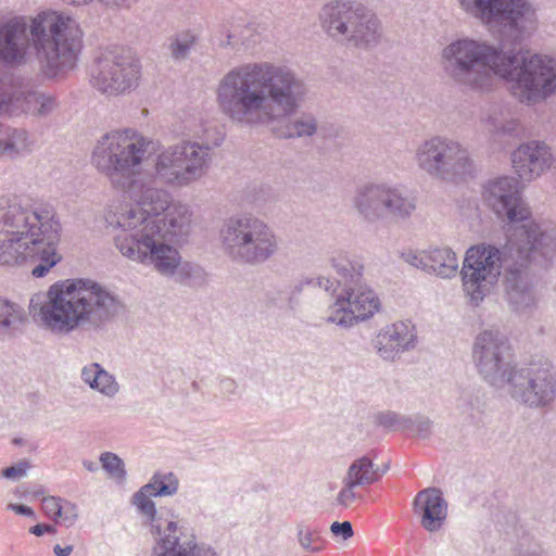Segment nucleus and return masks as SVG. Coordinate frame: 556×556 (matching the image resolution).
Here are the masks:
<instances>
[{
    "instance_id": "f257e3e1",
    "label": "nucleus",
    "mask_w": 556,
    "mask_h": 556,
    "mask_svg": "<svg viewBox=\"0 0 556 556\" xmlns=\"http://www.w3.org/2000/svg\"><path fill=\"white\" fill-rule=\"evenodd\" d=\"M192 134L203 142L187 139L168 146L156 153L152 169L140 170L143 162L156 152V143L134 128L114 130L98 140L92 163L129 200L160 211L168 203L169 191L159 185L190 187L212 167L210 128L201 125Z\"/></svg>"
},
{
    "instance_id": "f03ea898",
    "label": "nucleus",
    "mask_w": 556,
    "mask_h": 556,
    "mask_svg": "<svg viewBox=\"0 0 556 556\" xmlns=\"http://www.w3.org/2000/svg\"><path fill=\"white\" fill-rule=\"evenodd\" d=\"M215 93L220 112L233 123L249 127L279 124L273 130L282 139L311 138L317 132L314 114H295L307 86L289 65L271 61L237 65L222 76Z\"/></svg>"
},
{
    "instance_id": "7ed1b4c3",
    "label": "nucleus",
    "mask_w": 556,
    "mask_h": 556,
    "mask_svg": "<svg viewBox=\"0 0 556 556\" xmlns=\"http://www.w3.org/2000/svg\"><path fill=\"white\" fill-rule=\"evenodd\" d=\"M440 64L444 76L465 90L489 92L498 78L526 106L556 97V56L549 53L505 50L488 40L465 37L442 49Z\"/></svg>"
},
{
    "instance_id": "20e7f679",
    "label": "nucleus",
    "mask_w": 556,
    "mask_h": 556,
    "mask_svg": "<svg viewBox=\"0 0 556 556\" xmlns=\"http://www.w3.org/2000/svg\"><path fill=\"white\" fill-rule=\"evenodd\" d=\"M83 48V30L70 14L47 9L29 21L14 15L0 21V63L18 66L33 49L41 74L64 79L75 70Z\"/></svg>"
},
{
    "instance_id": "39448f33",
    "label": "nucleus",
    "mask_w": 556,
    "mask_h": 556,
    "mask_svg": "<svg viewBox=\"0 0 556 556\" xmlns=\"http://www.w3.org/2000/svg\"><path fill=\"white\" fill-rule=\"evenodd\" d=\"M124 309L121 300L91 280L73 279L52 285L47 292L30 299L29 311L55 334L77 329L99 332Z\"/></svg>"
},
{
    "instance_id": "423d86ee",
    "label": "nucleus",
    "mask_w": 556,
    "mask_h": 556,
    "mask_svg": "<svg viewBox=\"0 0 556 556\" xmlns=\"http://www.w3.org/2000/svg\"><path fill=\"white\" fill-rule=\"evenodd\" d=\"M105 220L116 231L113 236L115 248L124 257L131 260L132 250L141 249V242L150 238L162 244H170L173 238L187 235L191 212L185 204L172 203L169 193L168 203L160 211L136 202L111 204Z\"/></svg>"
},
{
    "instance_id": "0eeeda50",
    "label": "nucleus",
    "mask_w": 556,
    "mask_h": 556,
    "mask_svg": "<svg viewBox=\"0 0 556 556\" xmlns=\"http://www.w3.org/2000/svg\"><path fill=\"white\" fill-rule=\"evenodd\" d=\"M486 205L504 224L506 238L516 235L518 241L529 244L531 241H544L545 248H552L556 238V228L536 222L522 197V184L519 178L501 176L489 180L482 192Z\"/></svg>"
},
{
    "instance_id": "6e6552de",
    "label": "nucleus",
    "mask_w": 556,
    "mask_h": 556,
    "mask_svg": "<svg viewBox=\"0 0 556 556\" xmlns=\"http://www.w3.org/2000/svg\"><path fill=\"white\" fill-rule=\"evenodd\" d=\"M220 249L231 262L256 266L274 258L280 250L275 229L252 214L226 218L218 231Z\"/></svg>"
},
{
    "instance_id": "1a4fd4ad",
    "label": "nucleus",
    "mask_w": 556,
    "mask_h": 556,
    "mask_svg": "<svg viewBox=\"0 0 556 556\" xmlns=\"http://www.w3.org/2000/svg\"><path fill=\"white\" fill-rule=\"evenodd\" d=\"M551 250H546L544 241L525 243L514 261L508 253L507 269L503 274L504 299L508 308L519 316H531L538 308L540 295L538 279L532 266L547 268L556 258V238Z\"/></svg>"
},
{
    "instance_id": "9d476101",
    "label": "nucleus",
    "mask_w": 556,
    "mask_h": 556,
    "mask_svg": "<svg viewBox=\"0 0 556 556\" xmlns=\"http://www.w3.org/2000/svg\"><path fill=\"white\" fill-rule=\"evenodd\" d=\"M525 242L518 241L516 235L506 238L503 247L478 244L469 248L460 269L463 290L470 305L480 303L493 291L501 275L506 273L508 253L515 261Z\"/></svg>"
},
{
    "instance_id": "9b49d317",
    "label": "nucleus",
    "mask_w": 556,
    "mask_h": 556,
    "mask_svg": "<svg viewBox=\"0 0 556 556\" xmlns=\"http://www.w3.org/2000/svg\"><path fill=\"white\" fill-rule=\"evenodd\" d=\"M324 31L338 41L357 48H371L380 42L381 23L378 16L362 3L332 1L319 13Z\"/></svg>"
},
{
    "instance_id": "f8f14e48",
    "label": "nucleus",
    "mask_w": 556,
    "mask_h": 556,
    "mask_svg": "<svg viewBox=\"0 0 556 556\" xmlns=\"http://www.w3.org/2000/svg\"><path fill=\"white\" fill-rule=\"evenodd\" d=\"M415 163L419 170L444 182H462L475 175L476 166L468 149L443 135H432L416 147Z\"/></svg>"
},
{
    "instance_id": "ddd939ff",
    "label": "nucleus",
    "mask_w": 556,
    "mask_h": 556,
    "mask_svg": "<svg viewBox=\"0 0 556 556\" xmlns=\"http://www.w3.org/2000/svg\"><path fill=\"white\" fill-rule=\"evenodd\" d=\"M460 8L482 24H496L514 45H521L538 30L539 17L530 0H457Z\"/></svg>"
},
{
    "instance_id": "4468645a",
    "label": "nucleus",
    "mask_w": 556,
    "mask_h": 556,
    "mask_svg": "<svg viewBox=\"0 0 556 556\" xmlns=\"http://www.w3.org/2000/svg\"><path fill=\"white\" fill-rule=\"evenodd\" d=\"M352 205L363 222L374 225L387 219L410 218L416 210V199L399 185L366 181L356 186Z\"/></svg>"
},
{
    "instance_id": "2eb2a0df",
    "label": "nucleus",
    "mask_w": 556,
    "mask_h": 556,
    "mask_svg": "<svg viewBox=\"0 0 556 556\" xmlns=\"http://www.w3.org/2000/svg\"><path fill=\"white\" fill-rule=\"evenodd\" d=\"M530 409H548L556 402V367L547 358L519 364L503 390Z\"/></svg>"
},
{
    "instance_id": "dca6fc26",
    "label": "nucleus",
    "mask_w": 556,
    "mask_h": 556,
    "mask_svg": "<svg viewBox=\"0 0 556 556\" xmlns=\"http://www.w3.org/2000/svg\"><path fill=\"white\" fill-rule=\"evenodd\" d=\"M141 64L130 49H105L94 60L90 70V85L108 97L130 93L139 86Z\"/></svg>"
},
{
    "instance_id": "f3484780",
    "label": "nucleus",
    "mask_w": 556,
    "mask_h": 556,
    "mask_svg": "<svg viewBox=\"0 0 556 556\" xmlns=\"http://www.w3.org/2000/svg\"><path fill=\"white\" fill-rule=\"evenodd\" d=\"M472 361L482 380L497 390L505 389L519 366L508 338L497 329H485L476 337Z\"/></svg>"
},
{
    "instance_id": "a211bd4d",
    "label": "nucleus",
    "mask_w": 556,
    "mask_h": 556,
    "mask_svg": "<svg viewBox=\"0 0 556 556\" xmlns=\"http://www.w3.org/2000/svg\"><path fill=\"white\" fill-rule=\"evenodd\" d=\"M0 223L8 228L7 232L20 236L39 237L42 240L59 241L61 225L50 206L29 210L22 205L16 197L0 198Z\"/></svg>"
},
{
    "instance_id": "6ab92c4d",
    "label": "nucleus",
    "mask_w": 556,
    "mask_h": 556,
    "mask_svg": "<svg viewBox=\"0 0 556 556\" xmlns=\"http://www.w3.org/2000/svg\"><path fill=\"white\" fill-rule=\"evenodd\" d=\"M55 241L39 237L20 236L7 232L0 236V265L18 266L30 264L36 278L45 277L60 261Z\"/></svg>"
},
{
    "instance_id": "aec40b11",
    "label": "nucleus",
    "mask_w": 556,
    "mask_h": 556,
    "mask_svg": "<svg viewBox=\"0 0 556 556\" xmlns=\"http://www.w3.org/2000/svg\"><path fill=\"white\" fill-rule=\"evenodd\" d=\"M132 262L151 266L164 277L174 278L176 282L190 287L202 286L206 280L204 269L189 262L181 263V256L172 244H162L151 239L141 242L137 252H131Z\"/></svg>"
},
{
    "instance_id": "412c9836",
    "label": "nucleus",
    "mask_w": 556,
    "mask_h": 556,
    "mask_svg": "<svg viewBox=\"0 0 556 556\" xmlns=\"http://www.w3.org/2000/svg\"><path fill=\"white\" fill-rule=\"evenodd\" d=\"M380 308L376 292L365 283L342 289L326 313V321L348 329L372 317Z\"/></svg>"
},
{
    "instance_id": "4be33fe9",
    "label": "nucleus",
    "mask_w": 556,
    "mask_h": 556,
    "mask_svg": "<svg viewBox=\"0 0 556 556\" xmlns=\"http://www.w3.org/2000/svg\"><path fill=\"white\" fill-rule=\"evenodd\" d=\"M555 163L552 148L544 141L521 143L511 152V164L520 179L531 181L548 172Z\"/></svg>"
},
{
    "instance_id": "5701e85b",
    "label": "nucleus",
    "mask_w": 556,
    "mask_h": 556,
    "mask_svg": "<svg viewBox=\"0 0 556 556\" xmlns=\"http://www.w3.org/2000/svg\"><path fill=\"white\" fill-rule=\"evenodd\" d=\"M417 341L415 325L401 320L380 329L374 340V349L383 361L395 362L403 353L414 350Z\"/></svg>"
},
{
    "instance_id": "b1692460",
    "label": "nucleus",
    "mask_w": 556,
    "mask_h": 556,
    "mask_svg": "<svg viewBox=\"0 0 556 556\" xmlns=\"http://www.w3.org/2000/svg\"><path fill=\"white\" fill-rule=\"evenodd\" d=\"M415 511L421 516V526L430 532L440 530L447 515V504L440 490L425 489L414 500Z\"/></svg>"
},
{
    "instance_id": "393cba45",
    "label": "nucleus",
    "mask_w": 556,
    "mask_h": 556,
    "mask_svg": "<svg viewBox=\"0 0 556 556\" xmlns=\"http://www.w3.org/2000/svg\"><path fill=\"white\" fill-rule=\"evenodd\" d=\"M176 521L166 523L164 535L157 539L153 556H216L211 547L200 546L194 539L180 543Z\"/></svg>"
},
{
    "instance_id": "a878e982",
    "label": "nucleus",
    "mask_w": 556,
    "mask_h": 556,
    "mask_svg": "<svg viewBox=\"0 0 556 556\" xmlns=\"http://www.w3.org/2000/svg\"><path fill=\"white\" fill-rule=\"evenodd\" d=\"M330 266L339 277L342 289L364 283L365 265L361 256L348 251H336L329 258Z\"/></svg>"
},
{
    "instance_id": "bb28decb",
    "label": "nucleus",
    "mask_w": 556,
    "mask_h": 556,
    "mask_svg": "<svg viewBox=\"0 0 556 556\" xmlns=\"http://www.w3.org/2000/svg\"><path fill=\"white\" fill-rule=\"evenodd\" d=\"M220 31L225 37L220 40L223 48L250 49L261 40V31L252 23H233L229 27L223 26Z\"/></svg>"
},
{
    "instance_id": "cd10ccee",
    "label": "nucleus",
    "mask_w": 556,
    "mask_h": 556,
    "mask_svg": "<svg viewBox=\"0 0 556 556\" xmlns=\"http://www.w3.org/2000/svg\"><path fill=\"white\" fill-rule=\"evenodd\" d=\"M387 469L388 467L383 470L376 467L372 458L364 455L351 463L343 479L358 488H365L378 482Z\"/></svg>"
},
{
    "instance_id": "c85d7f7f",
    "label": "nucleus",
    "mask_w": 556,
    "mask_h": 556,
    "mask_svg": "<svg viewBox=\"0 0 556 556\" xmlns=\"http://www.w3.org/2000/svg\"><path fill=\"white\" fill-rule=\"evenodd\" d=\"M200 42V33L185 28L172 34L166 40V50L175 63L188 60Z\"/></svg>"
},
{
    "instance_id": "c756f323",
    "label": "nucleus",
    "mask_w": 556,
    "mask_h": 556,
    "mask_svg": "<svg viewBox=\"0 0 556 556\" xmlns=\"http://www.w3.org/2000/svg\"><path fill=\"white\" fill-rule=\"evenodd\" d=\"M80 377L91 389L97 390L108 397H113L119 390V386L114 376L98 363H91L85 366L81 369Z\"/></svg>"
},
{
    "instance_id": "7c9ffc66",
    "label": "nucleus",
    "mask_w": 556,
    "mask_h": 556,
    "mask_svg": "<svg viewBox=\"0 0 556 556\" xmlns=\"http://www.w3.org/2000/svg\"><path fill=\"white\" fill-rule=\"evenodd\" d=\"M427 273H432L441 278H452L458 270L456 253L445 247L428 250Z\"/></svg>"
},
{
    "instance_id": "2f4dec72",
    "label": "nucleus",
    "mask_w": 556,
    "mask_h": 556,
    "mask_svg": "<svg viewBox=\"0 0 556 556\" xmlns=\"http://www.w3.org/2000/svg\"><path fill=\"white\" fill-rule=\"evenodd\" d=\"M5 146L3 156L16 159L33 152L36 139L33 134L23 127L7 124Z\"/></svg>"
},
{
    "instance_id": "473e14b6",
    "label": "nucleus",
    "mask_w": 556,
    "mask_h": 556,
    "mask_svg": "<svg viewBox=\"0 0 556 556\" xmlns=\"http://www.w3.org/2000/svg\"><path fill=\"white\" fill-rule=\"evenodd\" d=\"M59 106L55 94L42 91L22 92L20 108L34 116L46 117L54 112Z\"/></svg>"
},
{
    "instance_id": "72a5a7b5",
    "label": "nucleus",
    "mask_w": 556,
    "mask_h": 556,
    "mask_svg": "<svg viewBox=\"0 0 556 556\" xmlns=\"http://www.w3.org/2000/svg\"><path fill=\"white\" fill-rule=\"evenodd\" d=\"M146 490V484L137 491L132 496V503L138 508L140 514L148 518L151 525L152 533L157 535L159 539L164 535L166 523L170 520H163L161 517H156L155 504L151 500L154 496L151 490Z\"/></svg>"
},
{
    "instance_id": "f704fd0d",
    "label": "nucleus",
    "mask_w": 556,
    "mask_h": 556,
    "mask_svg": "<svg viewBox=\"0 0 556 556\" xmlns=\"http://www.w3.org/2000/svg\"><path fill=\"white\" fill-rule=\"evenodd\" d=\"M22 91L12 81V78L0 73V114L13 113L20 108Z\"/></svg>"
},
{
    "instance_id": "c9c22d12",
    "label": "nucleus",
    "mask_w": 556,
    "mask_h": 556,
    "mask_svg": "<svg viewBox=\"0 0 556 556\" xmlns=\"http://www.w3.org/2000/svg\"><path fill=\"white\" fill-rule=\"evenodd\" d=\"M179 480L173 472L156 471L146 484V490H151L154 496H172L177 493Z\"/></svg>"
},
{
    "instance_id": "e433bc0d",
    "label": "nucleus",
    "mask_w": 556,
    "mask_h": 556,
    "mask_svg": "<svg viewBox=\"0 0 556 556\" xmlns=\"http://www.w3.org/2000/svg\"><path fill=\"white\" fill-rule=\"evenodd\" d=\"M23 316L24 312L18 304L0 298V334L9 333L16 328Z\"/></svg>"
},
{
    "instance_id": "4c0bfd02",
    "label": "nucleus",
    "mask_w": 556,
    "mask_h": 556,
    "mask_svg": "<svg viewBox=\"0 0 556 556\" xmlns=\"http://www.w3.org/2000/svg\"><path fill=\"white\" fill-rule=\"evenodd\" d=\"M298 539L300 545L311 553L320 552L325 546L319 531L308 526H298Z\"/></svg>"
},
{
    "instance_id": "58836bf2",
    "label": "nucleus",
    "mask_w": 556,
    "mask_h": 556,
    "mask_svg": "<svg viewBox=\"0 0 556 556\" xmlns=\"http://www.w3.org/2000/svg\"><path fill=\"white\" fill-rule=\"evenodd\" d=\"M375 424L387 430L405 431V427L410 424L409 417L400 415L395 412L387 410L375 415Z\"/></svg>"
},
{
    "instance_id": "ea45409f",
    "label": "nucleus",
    "mask_w": 556,
    "mask_h": 556,
    "mask_svg": "<svg viewBox=\"0 0 556 556\" xmlns=\"http://www.w3.org/2000/svg\"><path fill=\"white\" fill-rule=\"evenodd\" d=\"M457 409L463 416L476 420L481 414L480 400L471 392H463L457 400Z\"/></svg>"
},
{
    "instance_id": "a19ab883",
    "label": "nucleus",
    "mask_w": 556,
    "mask_h": 556,
    "mask_svg": "<svg viewBox=\"0 0 556 556\" xmlns=\"http://www.w3.org/2000/svg\"><path fill=\"white\" fill-rule=\"evenodd\" d=\"M100 462L105 471L111 476L123 479L126 475L124 462L116 454L104 452L100 455Z\"/></svg>"
},
{
    "instance_id": "79ce46f5",
    "label": "nucleus",
    "mask_w": 556,
    "mask_h": 556,
    "mask_svg": "<svg viewBox=\"0 0 556 556\" xmlns=\"http://www.w3.org/2000/svg\"><path fill=\"white\" fill-rule=\"evenodd\" d=\"M410 424L405 427V431L421 438H427L431 433L432 421L428 417H409Z\"/></svg>"
},
{
    "instance_id": "37998d69",
    "label": "nucleus",
    "mask_w": 556,
    "mask_h": 556,
    "mask_svg": "<svg viewBox=\"0 0 556 556\" xmlns=\"http://www.w3.org/2000/svg\"><path fill=\"white\" fill-rule=\"evenodd\" d=\"M357 486L342 479V488L337 495V504L344 508L350 507L361 496L355 491Z\"/></svg>"
},
{
    "instance_id": "c03bdc74",
    "label": "nucleus",
    "mask_w": 556,
    "mask_h": 556,
    "mask_svg": "<svg viewBox=\"0 0 556 556\" xmlns=\"http://www.w3.org/2000/svg\"><path fill=\"white\" fill-rule=\"evenodd\" d=\"M60 510L58 522L65 527H72L78 518V508L76 504L63 498Z\"/></svg>"
},
{
    "instance_id": "a18cd8bd",
    "label": "nucleus",
    "mask_w": 556,
    "mask_h": 556,
    "mask_svg": "<svg viewBox=\"0 0 556 556\" xmlns=\"http://www.w3.org/2000/svg\"><path fill=\"white\" fill-rule=\"evenodd\" d=\"M62 500L59 496H46L41 500V508L43 514L51 520L58 522V516L60 515V506Z\"/></svg>"
},
{
    "instance_id": "49530a36",
    "label": "nucleus",
    "mask_w": 556,
    "mask_h": 556,
    "mask_svg": "<svg viewBox=\"0 0 556 556\" xmlns=\"http://www.w3.org/2000/svg\"><path fill=\"white\" fill-rule=\"evenodd\" d=\"M30 467V463L28 460L23 459L13 466L2 469L1 476L9 480H18L26 476V472Z\"/></svg>"
},
{
    "instance_id": "de8ad7c7",
    "label": "nucleus",
    "mask_w": 556,
    "mask_h": 556,
    "mask_svg": "<svg viewBox=\"0 0 556 556\" xmlns=\"http://www.w3.org/2000/svg\"><path fill=\"white\" fill-rule=\"evenodd\" d=\"M426 256H428V251H421V252H413L408 251L406 253L402 254L403 260L408 263L409 265L420 268L425 271H427V261Z\"/></svg>"
},
{
    "instance_id": "09e8293b",
    "label": "nucleus",
    "mask_w": 556,
    "mask_h": 556,
    "mask_svg": "<svg viewBox=\"0 0 556 556\" xmlns=\"http://www.w3.org/2000/svg\"><path fill=\"white\" fill-rule=\"evenodd\" d=\"M305 285L317 286L319 288H323L326 291H334L336 290V288H334L336 283L333 280H331L328 277H317V278H311V279H305L303 281H300L299 285H296L294 287L295 291L300 292Z\"/></svg>"
},
{
    "instance_id": "8fccbe9b",
    "label": "nucleus",
    "mask_w": 556,
    "mask_h": 556,
    "mask_svg": "<svg viewBox=\"0 0 556 556\" xmlns=\"http://www.w3.org/2000/svg\"><path fill=\"white\" fill-rule=\"evenodd\" d=\"M331 532L336 536H341L343 540H348L353 536V528L350 521L338 522L334 521L330 527Z\"/></svg>"
},
{
    "instance_id": "3c124183",
    "label": "nucleus",
    "mask_w": 556,
    "mask_h": 556,
    "mask_svg": "<svg viewBox=\"0 0 556 556\" xmlns=\"http://www.w3.org/2000/svg\"><path fill=\"white\" fill-rule=\"evenodd\" d=\"M29 532L36 536H41L43 535L45 533H49V534H55L56 533V529L54 526L52 525H48V523H38V525H35L33 526L30 529H29Z\"/></svg>"
},
{
    "instance_id": "603ef678",
    "label": "nucleus",
    "mask_w": 556,
    "mask_h": 556,
    "mask_svg": "<svg viewBox=\"0 0 556 556\" xmlns=\"http://www.w3.org/2000/svg\"><path fill=\"white\" fill-rule=\"evenodd\" d=\"M237 382L231 378H224L220 380V390L226 395H235L237 393Z\"/></svg>"
},
{
    "instance_id": "864d4df0",
    "label": "nucleus",
    "mask_w": 556,
    "mask_h": 556,
    "mask_svg": "<svg viewBox=\"0 0 556 556\" xmlns=\"http://www.w3.org/2000/svg\"><path fill=\"white\" fill-rule=\"evenodd\" d=\"M8 508L15 511L18 515L29 516V517L34 516V510L26 505L9 504Z\"/></svg>"
},
{
    "instance_id": "5fc2aeb1",
    "label": "nucleus",
    "mask_w": 556,
    "mask_h": 556,
    "mask_svg": "<svg viewBox=\"0 0 556 556\" xmlns=\"http://www.w3.org/2000/svg\"><path fill=\"white\" fill-rule=\"evenodd\" d=\"M53 552L56 556H70L71 553L73 552V546L72 545H67L65 547H62L61 545L56 544L54 547H53Z\"/></svg>"
},
{
    "instance_id": "6e6d98bb",
    "label": "nucleus",
    "mask_w": 556,
    "mask_h": 556,
    "mask_svg": "<svg viewBox=\"0 0 556 556\" xmlns=\"http://www.w3.org/2000/svg\"><path fill=\"white\" fill-rule=\"evenodd\" d=\"M7 124L0 123V156L4 154Z\"/></svg>"
},
{
    "instance_id": "4d7b16f0",
    "label": "nucleus",
    "mask_w": 556,
    "mask_h": 556,
    "mask_svg": "<svg viewBox=\"0 0 556 556\" xmlns=\"http://www.w3.org/2000/svg\"><path fill=\"white\" fill-rule=\"evenodd\" d=\"M83 465L84 467L88 470V471H96L98 469V465L97 463L92 462V460H84L83 462Z\"/></svg>"
},
{
    "instance_id": "13d9d810",
    "label": "nucleus",
    "mask_w": 556,
    "mask_h": 556,
    "mask_svg": "<svg viewBox=\"0 0 556 556\" xmlns=\"http://www.w3.org/2000/svg\"><path fill=\"white\" fill-rule=\"evenodd\" d=\"M12 443H13L14 445H22V444H24V440H23L22 438H14V439L12 440Z\"/></svg>"
},
{
    "instance_id": "bf43d9fd",
    "label": "nucleus",
    "mask_w": 556,
    "mask_h": 556,
    "mask_svg": "<svg viewBox=\"0 0 556 556\" xmlns=\"http://www.w3.org/2000/svg\"><path fill=\"white\" fill-rule=\"evenodd\" d=\"M495 128H496L497 131H500V130L503 131V132L507 131V129L505 127H501V128L495 127Z\"/></svg>"
},
{
    "instance_id": "052dcab7",
    "label": "nucleus",
    "mask_w": 556,
    "mask_h": 556,
    "mask_svg": "<svg viewBox=\"0 0 556 556\" xmlns=\"http://www.w3.org/2000/svg\"><path fill=\"white\" fill-rule=\"evenodd\" d=\"M36 494H43V490L37 491Z\"/></svg>"
}]
</instances>
